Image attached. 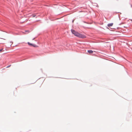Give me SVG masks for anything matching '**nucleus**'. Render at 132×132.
I'll list each match as a JSON object with an SVG mask.
<instances>
[{
    "mask_svg": "<svg viewBox=\"0 0 132 132\" xmlns=\"http://www.w3.org/2000/svg\"><path fill=\"white\" fill-rule=\"evenodd\" d=\"M71 32L72 33L74 34L75 36L77 37L80 38H84L86 37L85 36L79 34L74 30H71Z\"/></svg>",
    "mask_w": 132,
    "mask_h": 132,
    "instance_id": "1",
    "label": "nucleus"
},
{
    "mask_svg": "<svg viewBox=\"0 0 132 132\" xmlns=\"http://www.w3.org/2000/svg\"><path fill=\"white\" fill-rule=\"evenodd\" d=\"M28 45L30 46H33L34 47H36V46L35 45H34V44H31L29 42H28Z\"/></svg>",
    "mask_w": 132,
    "mask_h": 132,
    "instance_id": "2",
    "label": "nucleus"
},
{
    "mask_svg": "<svg viewBox=\"0 0 132 132\" xmlns=\"http://www.w3.org/2000/svg\"><path fill=\"white\" fill-rule=\"evenodd\" d=\"M113 23H109V24H108V27H110L111 26H112L113 25Z\"/></svg>",
    "mask_w": 132,
    "mask_h": 132,
    "instance_id": "3",
    "label": "nucleus"
},
{
    "mask_svg": "<svg viewBox=\"0 0 132 132\" xmlns=\"http://www.w3.org/2000/svg\"><path fill=\"white\" fill-rule=\"evenodd\" d=\"M87 51L89 53H92L93 52V51L92 50H88Z\"/></svg>",
    "mask_w": 132,
    "mask_h": 132,
    "instance_id": "4",
    "label": "nucleus"
},
{
    "mask_svg": "<svg viewBox=\"0 0 132 132\" xmlns=\"http://www.w3.org/2000/svg\"><path fill=\"white\" fill-rule=\"evenodd\" d=\"M36 16V15L35 14H33L31 15V16L32 17H34Z\"/></svg>",
    "mask_w": 132,
    "mask_h": 132,
    "instance_id": "5",
    "label": "nucleus"
},
{
    "mask_svg": "<svg viewBox=\"0 0 132 132\" xmlns=\"http://www.w3.org/2000/svg\"><path fill=\"white\" fill-rule=\"evenodd\" d=\"M3 50V48H2L1 49H0V52H2V51Z\"/></svg>",
    "mask_w": 132,
    "mask_h": 132,
    "instance_id": "6",
    "label": "nucleus"
},
{
    "mask_svg": "<svg viewBox=\"0 0 132 132\" xmlns=\"http://www.w3.org/2000/svg\"><path fill=\"white\" fill-rule=\"evenodd\" d=\"M11 65H9L7 66V68H8L10 67L11 66Z\"/></svg>",
    "mask_w": 132,
    "mask_h": 132,
    "instance_id": "7",
    "label": "nucleus"
},
{
    "mask_svg": "<svg viewBox=\"0 0 132 132\" xmlns=\"http://www.w3.org/2000/svg\"><path fill=\"white\" fill-rule=\"evenodd\" d=\"M10 43H11V44H12V43H13V42H11Z\"/></svg>",
    "mask_w": 132,
    "mask_h": 132,
    "instance_id": "8",
    "label": "nucleus"
}]
</instances>
